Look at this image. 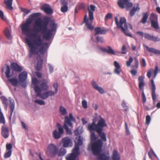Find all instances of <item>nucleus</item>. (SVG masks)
<instances>
[{
	"instance_id": "f257e3e1",
	"label": "nucleus",
	"mask_w": 160,
	"mask_h": 160,
	"mask_svg": "<svg viewBox=\"0 0 160 160\" xmlns=\"http://www.w3.org/2000/svg\"><path fill=\"white\" fill-rule=\"evenodd\" d=\"M41 15L39 12L33 13L30 15L29 18L26 22L22 24L21 27L23 33L31 38L34 39L32 42L30 38H26L25 41L30 48L29 57L31 58L33 54L37 55L38 53V47H40L39 51L41 54H44L46 49L48 48V43H43V41L41 36L38 35L36 32L31 33L32 29L31 28L30 25L32 22L33 18L37 17Z\"/></svg>"
},
{
	"instance_id": "f03ea898",
	"label": "nucleus",
	"mask_w": 160,
	"mask_h": 160,
	"mask_svg": "<svg viewBox=\"0 0 160 160\" xmlns=\"http://www.w3.org/2000/svg\"><path fill=\"white\" fill-rule=\"evenodd\" d=\"M57 28V24L55 20L50 17H47L42 21L40 18L39 20H35L33 30L35 32H40L43 34V38L48 41L53 36V32H56Z\"/></svg>"
},
{
	"instance_id": "7ed1b4c3",
	"label": "nucleus",
	"mask_w": 160,
	"mask_h": 160,
	"mask_svg": "<svg viewBox=\"0 0 160 160\" xmlns=\"http://www.w3.org/2000/svg\"><path fill=\"white\" fill-rule=\"evenodd\" d=\"M100 119L97 123V130L99 132V136L101 139H99L95 141L92 145V149L93 154L97 155L101 152L103 145L102 141L105 142L107 141L106 135L103 132V128L107 126L105 120L102 118L100 115L99 116Z\"/></svg>"
},
{
	"instance_id": "20e7f679",
	"label": "nucleus",
	"mask_w": 160,
	"mask_h": 160,
	"mask_svg": "<svg viewBox=\"0 0 160 160\" xmlns=\"http://www.w3.org/2000/svg\"><path fill=\"white\" fill-rule=\"evenodd\" d=\"M115 20L117 28L120 29L121 31L126 36L131 37H132L131 34L128 32V29H132V26L130 24L126 23V20L125 18H121L118 21V18L116 17Z\"/></svg>"
},
{
	"instance_id": "39448f33",
	"label": "nucleus",
	"mask_w": 160,
	"mask_h": 160,
	"mask_svg": "<svg viewBox=\"0 0 160 160\" xmlns=\"http://www.w3.org/2000/svg\"><path fill=\"white\" fill-rule=\"evenodd\" d=\"M64 119L65 120L63 128L65 130L68 134L71 135L72 134V131L68 128V126L72 128V123L71 122H74L75 121V119L71 113L69 114V117L67 116H65Z\"/></svg>"
},
{
	"instance_id": "423d86ee",
	"label": "nucleus",
	"mask_w": 160,
	"mask_h": 160,
	"mask_svg": "<svg viewBox=\"0 0 160 160\" xmlns=\"http://www.w3.org/2000/svg\"><path fill=\"white\" fill-rule=\"evenodd\" d=\"M58 148L53 144H50L48 146L47 150V154L50 157H54L57 153Z\"/></svg>"
},
{
	"instance_id": "0eeeda50",
	"label": "nucleus",
	"mask_w": 160,
	"mask_h": 160,
	"mask_svg": "<svg viewBox=\"0 0 160 160\" xmlns=\"http://www.w3.org/2000/svg\"><path fill=\"white\" fill-rule=\"evenodd\" d=\"M118 3L119 7L122 9L124 8H125V5L127 11L129 10L130 8L133 6L132 3L129 2L128 0H119Z\"/></svg>"
},
{
	"instance_id": "6e6552de",
	"label": "nucleus",
	"mask_w": 160,
	"mask_h": 160,
	"mask_svg": "<svg viewBox=\"0 0 160 160\" xmlns=\"http://www.w3.org/2000/svg\"><path fill=\"white\" fill-rule=\"evenodd\" d=\"M2 72H4L7 78H9L12 77L13 75V71L12 70V71L10 66L8 65H6L2 69Z\"/></svg>"
},
{
	"instance_id": "1a4fd4ad",
	"label": "nucleus",
	"mask_w": 160,
	"mask_h": 160,
	"mask_svg": "<svg viewBox=\"0 0 160 160\" xmlns=\"http://www.w3.org/2000/svg\"><path fill=\"white\" fill-rule=\"evenodd\" d=\"M151 96L152 98V99L153 101V103L155 104L156 100L157 98V95L155 91L156 90V87L155 84L154 83V81L153 79H152L151 80Z\"/></svg>"
},
{
	"instance_id": "9d476101",
	"label": "nucleus",
	"mask_w": 160,
	"mask_h": 160,
	"mask_svg": "<svg viewBox=\"0 0 160 160\" xmlns=\"http://www.w3.org/2000/svg\"><path fill=\"white\" fill-rule=\"evenodd\" d=\"M62 143H63V147L64 148L71 147L72 146V142L69 137H65L62 140Z\"/></svg>"
},
{
	"instance_id": "9b49d317",
	"label": "nucleus",
	"mask_w": 160,
	"mask_h": 160,
	"mask_svg": "<svg viewBox=\"0 0 160 160\" xmlns=\"http://www.w3.org/2000/svg\"><path fill=\"white\" fill-rule=\"evenodd\" d=\"M79 154L78 151L74 149L72 150V152L66 158V160H75L76 157Z\"/></svg>"
},
{
	"instance_id": "f8f14e48",
	"label": "nucleus",
	"mask_w": 160,
	"mask_h": 160,
	"mask_svg": "<svg viewBox=\"0 0 160 160\" xmlns=\"http://www.w3.org/2000/svg\"><path fill=\"white\" fill-rule=\"evenodd\" d=\"M75 142V146L73 149L78 151L79 146L81 145L82 144V138L80 136L76 137Z\"/></svg>"
},
{
	"instance_id": "ddd939ff",
	"label": "nucleus",
	"mask_w": 160,
	"mask_h": 160,
	"mask_svg": "<svg viewBox=\"0 0 160 160\" xmlns=\"http://www.w3.org/2000/svg\"><path fill=\"white\" fill-rule=\"evenodd\" d=\"M144 38L149 40L153 41L155 42L160 41V38L158 37H155L150 35L148 33H145L144 34Z\"/></svg>"
},
{
	"instance_id": "4468645a",
	"label": "nucleus",
	"mask_w": 160,
	"mask_h": 160,
	"mask_svg": "<svg viewBox=\"0 0 160 160\" xmlns=\"http://www.w3.org/2000/svg\"><path fill=\"white\" fill-rule=\"evenodd\" d=\"M1 134L5 139L8 138L9 136V130L8 128L3 125L1 128Z\"/></svg>"
},
{
	"instance_id": "2eb2a0df",
	"label": "nucleus",
	"mask_w": 160,
	"mask_h": 160,
	"mask_svg": "<svg viewBox=\"0 0 160 160\" xmlns=\"http://www.w3.org/2000/svg\"><path fill=\"white\" fill-rule=\"evenodd\" d=\"M55 94L54 92L52 91H48L41 93L40 96L38 97L43 99H44L48 98L49 96H53Z\"/></svg>"
},
{
	"instance_id": "dca6fc26",
	"label": "nucleus",
	"mask_w": 160,
	"mask_h": 160,
	"mask_svg": "<svg viewBox=\"0 0 160 160\" xmlns=\"http://www.w3.org/2000/svg\"><path fill=\"white\" fill-rule=\"evenodd\" d=\"M9 108L10 109V115L9 116V120H11L12 118V113L15 108V103L14 100L13 99L9 100Z\"/></svg>"
},
{
	"instance_id": "f3484780",
	"label": "nucleus",
	"mask_w": 160,
	"mask_h": 160,
	"mask_svg": "<svg viewBox=\"0 0 160 160\" xmlns=\"http://www.w3.org/2000/svg\"><path fill=\"white\" fill-rule=\"evenodd\" d=\"M92 20H91L89 19H87V16L86 15L84 17V22L85 23L86 26H87L88 28L89 29L92 30L93 29L94 27L92 25Z\"/></svg>"
},
{
	"instance_id": "a211bd4d",
	"label": "nucleus",
	"mask_w": 160,
	"mask_h": 160,
	"mask_svg": "<svg viewBox=\"0 0 160 160\" xmlns=\"http://www.w3.org/2000/svg\"><path fill=\"white\" fill-rule=\"evenodd\" d=\"M100 49L103 52H107L110 54H115L114 51L110 46H108L107 48H100Z\"/></svg>"
},
{
	"instance_id": "6ab92c4d",
	"label": "nucleus",
	"mask_w": 160,
	"mask_h": 160,
	"mask_svg": "<svg viewBox=\"0 0 160 160\" xmlns=\"http://www.w3.org/2000/svg\"><path fill=\"white\" fill-rule=\"evenodd\" d=\"M97 124L95 123V122L93 121L92 124H89L88 126V129L90 132H94L93 131H96L99 135V132L97 130Z\"/></svg>"
},
{
	"instance_id": "aec40b11",
	"label": "nucleus",
	"mask_w": 160,
	"mask_h": 160,
	"mask_svg": "<svg viewBox=\"0 0 160 160\" xmlns=\"http://www.w3.org/2000/svg\"><path fill=\"white\" fill-rule=\"evenodd\" d=\"M89 12V19L92 20L94 19L93 13V12L95 11V7L94 6L91 5L88 8Z\"/></svg>"
},
{
	"instance_id": "412c9836",
	"label": "nucleus",
	"mask_w": 160,
	"mask_h": 160,
	"mask_svg": "<svg viewBox=\"0 0 160 160\" xmlns=\"http://www.w3.org/2000/svg\"><path fill=\"white\" fill-rule=\"evenodd\" d=\"M42 8L47 14H50L53 13L52 9L47 4H45L42 5Z\"/></svg>"
},
{
	"instance_id": "4be33fe9",
	"label": "nucleus",
	"mask_w": 160,
	"mask_h": 160,
	"mask_svg": "<svg viewBox=\"0 0 160 160\" xmlns=\"http://www.w3.org/2000/svg\"><path fill=\"white\" fill-rule=\"evenodd\" d=\"M11 67L12 69L17 72H20L22 70V67L17 63L13 62L11 64Z\"/></svg>"
},
{
	"instance_id": "5701e85b",
	"label": "nucleus",
	"mask_w": 160,
	"mask_h": 160,
	"mask_svg": "<svg viewBox=\"0 0 160 160\" xmlns=\"http://www.w3.org/2000/svg\"><path fill=\"white\" fill-rule=\"evenodd\" d=\"M92 84L93 88L95 89L98 91L101 94H102L105 93L103 89L102 88L99 87L95 81H93L92 83Z\"/></svg>"
},
{
	"instance_id": "b1692460",
	"label": "nucleus",
	"mask_w": 160,
	"mask_h": 160,
	"mask_svg": "<svg viewBox=\"0 0 160 160\" xmlns=\"http://www.w3.org/2000/svg\"><path fill=\"white\" fill-rule=\"evenodd\" d=\"M27 78V73L25 71L22 72L18 76V78L20 82H25Z\"/></svg>"
},
{
	"instance_id": "393cba45",
	"label": "nucleus",
	"mask_w": 160,
	"mask_h": 160,
	"mask_svg": "<svg viewBox=\"0 0 160 160\" xmlns=\"http://www.w3.org/2000/svg\"><path fill=\"white\" fill-rule=\"evenodd\" d=\"M114 65L115 67V69L114 70V72L118 75H119L121 71L120 65L119 63L116 61L114 62Z\"/></svg>"
},
{
	"instance_id": "a878e982",
	"label": "nucleus",
	"mask_w": 160,
	"mask_h": 160,
	"mask_svg": "<svg viewBox=\"0 0 160 160\" xmlns=\"http://www.w3.org/2000/svg\"><path fill=\"white\" fill-rule=\"evenodd\" d=\"M99 152L98 155V160H111L109 156H107L105 153H100Z\"/></svg>"
},
{
	"instance_id": "bb28decb",
	"label": "nucleus",
	"mask_w": 160,
	"mask_h": 160,
	"mask_svg": "<svg viewBox=\"0 0 160 160\" xmlns=\"http://www.w3.org/2000/svg\"><path fill=\"white\" fill-rule=\"evenodd\" d=\"M94 30L96 32L95 35L99 34H105L108 31L107 30L104 29H102L100 27L96 28Z\"/></svg>"
},
{
	"instance_id": "cd10ccee",
	"label": "nucleus",
	"mask_w": 160,
	"mask_h": 160,
	"mask_svg": "<svg viewBox=\"0 0 160 160\" xmlns=\"http://www.w3.org/2000/svg\"><path fill=\"white\" fill-rule=\"evenodd\" d=\"M139 85L138 87L139 89L143 91V87L145 85V83L144 82V78L142 76H140L138 78Z\"/></svg>"
},
{
	"instance_id": "c85d7f7f",
	"label": "nucleus",
	"mask_w": 160,
	"mask_h": 160,
	"mask_svg": "<svg viewBox=\"0 0 160 160\" xmlns=\"http://www.w3.org/2000/svg\"><path fill=\"white\" fill-rule=\"evenodd\" d=\"M12 0H5L4 3L6 5V8L7 9L10 10L13 9V7L12 6Z\"/></svg>"
},
{
	"instance_id": "c756f323",
	"label": "nucleus",
	"mask_w": 160,
	"mask_h": 160,
	"mask_svg": "<svg viewBox=\"0 0 160 160\" xmlns=\"http://www.w3.org/2000/svg\"><path fill=\"white\" fill-rule=\"evenodd\" d=\"M145 47L148 52L160 55V51L159 50H156L152 48H149L147 46H145Z\"/></svg>"
},
{
	"instance_id": "7c9ffc66",
	"label": "nucleus",
	"mask_w": 160,
	"mask_h": 160,
	"mask_svg": "<svg viewBox=\"0 0 160 160\" xmlns=\"http://www.w3.org/2000/svg\"><path fill=\"white\" fill-rule=\"evenodd\" d=\"M113 160H120V156L118 152L116 150H114L113 152L112 156Z\"/></svg>"
},
{
	"instance_id": "2f4dec72",
	"label": "nucleus",
	"mask_w": 160,
	"mask_h": 160,
	"mask_svg": "<svg viewBox=\"0 0 160 160\" xmlns=\"http://www.w3.org/2000/svg\"><path fill=\"white\" fill-rule=\"evenodd\" d=\"M47 81L46 79L43 80V82L41 84L40 86L42 89L44 90H47L48 88V87L47 84Z\"/></svg>"
},
{
	"instance_id": "473e14b6",
	"label": "nucleus",
	"mask_w": 160,
	"mask_h": 160,
	"mask_svg": "<svg viewBox=\"0 0 160 160\" xmlns=\"http://www.w3.org/2000/svg\"><path fill=\"white\" fill-rule=\"evenodd\" d=\"M8 80L13 86L16 87L18 84V81L15 78H9Z\"/></svg>"
},
{
	"instance_id": "72a5a7b5",
	"label": "nucleus",
	"mask_w": 160,
	"mask_h": 160,
	"mask_svg": "<svg viewBox=\"0 0 160 160\" xmlns=\"http://www.w3.org/2000/svg\"><path fill=\"white\" fill-rule=\"evenodd\" d=\"M148 18V12H145L143 14V17L140 21V22L143 24H145Z\"/></svg>"
},
{
	"instance_id": "f704fd0d",
	"label": "nucleus",
	"mask_w": 160,
	"mask_h": 160,
	"mask_svg": "<svg viewBox=\"0 0 160 160\" xmlns=\"http://www.w3.org/2000/svg\"><path fill=\"white\" fill-rule=\"evenodd\" d=\"M151 26L156 29H159V27L158 22V21H152L150 22Z\"/></svg>"
},
{
	"instance_id": "c9c22d12",
	"label": "nucleus",
	"mask_w": 160,
	"mask_h": 160,
	"mask_svg": "<svg viewBox=\"0 0 160 160\" xmlns=\"http://www.w3.org/2000/svg\"><path fill=\"white\" fill-rule=\"evenodd\" d=\"M34 89L35 92L37 93L36 96L38 97L41 94L42 91L41 88L38 86H34Z\"/></svg>"
},
{
	"instance_id": "e433bc0d",
	"label": "nucleus",
	"mask_w": 160,
	"mask_h": 160,
	"mask_svg": "<svg viewBox=\"0 0 160 160\" xmlns=\"http://www.w3.org/2000/svg\"><path fill=\"white\" fill-rule=\"evenodd\" d=\"M3 32L5 36L8 39H11V34L8 28H6Z\"/></svg>"
},
{
	"instance_id": "4c0bfd02",
	"label": "nucleus",
	"mask_w": 160,
	"mask_h": 160,
	"mask_svg": "<svg viewBox=\"0 0 160 160\" xmlns=\"http://www.w3.org/2000/svg\"><path fill=\"white\" fill-rule=\"evenodd\" d=\"M43 62V60L42 59L38 61L36 66L37 70L39 71L42 68Z\"/></svg>"
},
{
	"instance_id": "58836bf2",
	"label": "nucleus",
	"mask_w": 160,
	"mask_h": 160,
	"mask_svg": "<svg viewBox=\"0 0 160 160\" xmlns=\"http://www.w3.org/2000/svg\"><path fill=\"white\" fill-rule=\"evenodd\" d=\"M150 22L155 21H157L158 20V16L154 13H152L150 17Z\"/></svg>"
},
{
	"instance_id": "ea45409f",
	"label": "nucleus",
	"mask_w": 160,
	"mask_h": 160,
	"mask_svg": "<svg viewBox=\"0 0 160 160\" xmlns=\"http://www.w3.org/2000/svg\"><path fill=\"white\" fill-rule=\"evenodd\" d=\"M140 8L139 7L138 5L135 8L134 7L130 11V14L131 17H132L135 14L136 12L137 11L139 10Z\"/></svg>"
},
{
	"instance_id": "a19ab883",
	"label": "nucleus",
	"mask_w": 160,
	"mask_h": 160,
	"mask_svg": "<svg viewBox=\"0 0 160 160\" xmlns=\"http://www.w3.org/2000/svg\"><path fill=\"white\" fill-rule=\"evenodd\" d=\"M59 112L60 114L62 115H65L67 114L66 109L62 106H60Z\"/></svg>"
},
{
	"instance_id": "79ce46f5",
	"label": "nucleus",
	"mask_w": 160,
	"mask_h": 160,
	"mask_svg": "<svg viewBox=\"0 0 160 160\" xmlns=\"http://www.w3.org/2000/svg\"><path fill=\"white\" fill-rule=\"evenodd\" d=\"M53 135L54 138L56 139L59 138L61 136V134L57 130H55L53 131Z\"/></svg>"
},
{
	"instance_id": "37998d69",
	"label": "nucleus",
	"mask_w": 160,
	"mask_h": 160,
	"mask_svg": "<svg viewBox=\"0 0 160 160\" xmlns=\"http://www.w3.org/2000/svg\"><path fill=\"white\" fill-rule=\"evenodd\" d=\"M66 152L67 151L64 148H61L58 152V155L59 156H63Z\"/></svg>"
},
{
	"instance_id": "c03bdc74",
	"label": "nucleus",
	"mask_w": 160,
	"mask_h": 160,
	"mask_svg": "<svg viewBox=\"0 0 160 160\" xmlns=\"http://www.w3.org/2000/svg\"><path fill=\"white\" fill-rule=\"evenodd\" d=\"M90 132V138L91 140L92 141H95L97 139V137L96 136L94 132Z\"/></svg>"
},
{
	"instance_id": "a18cd8bd",
	"label": "nucleus",
	"mask_w": 160,
	"mask_h": 160,
	"mask_svg": "<svg viewBox=\"0 0 160 160\" xmlns=\"http://www.w3.org/2000/svg\"><path fill=\"white\" fill-rule=\"evenodd\" d=\"M138 62L137 58L135 59V62H134V65L132 66L131 67L134 69H137L138 67Z\"/></svg>"
},
{
	"instance_id": "49530a36",
	"label": "nucleus",
	"mask_w": 160,
	"mask_h": 160,
	"mask_svg": "<svg viewBox=\"0 0 160 160\" xmlns=\"http://www.w3.org/2000/svg\"><path fill=\"white\" fill-rule=\"evenodd\" d=\"M2 123L4 124L5 121L4 116L1 112H0V123Z\"/></svg>"
},
{
	"instance_id": "de8ad7c7",
	"label": "nucleus",
	"mask_w": 160,
	"mask_h": 160,
	"mask_svg": "<svg viewBox=\"0 0 160 160\" xmlns=\"http://www.w3.org/2000/svg\"><path fill=\"white\" fill-rule=\"evenodd\" d=\"M1 98L2 103L7 106L8 104V99L5 96H2L1 97Z\"/></svg>"
},
{
	"instance_id": "09e8293b",
	"label": "nucleus",
	"mask_w": 160,
	"mask_h": 160,
	"mask_svg": "<svg viewBox=\"0 0 160 160\" xmlns=\"http://www.w3.org/2000/svg\"><path fill=\"white\" fill-rule=\"evenodd\" d=\"M40 82L36 78H33L32 79V83L35 86H38Z\"/></svg>"
},
{
	"instance_id": "8fccbe9b",
	"label": "nucleus",
	"mask_w": 160,
	"mask_h": 160,
	"mask_svg": "<svg viewBox=\"0 0 160 160\" xmlns=\"http://www.w3.org/2000/svg\"><path fill=\"white\" fill-rule=\"evenodd\" d=\"M57 124L58 128V132L61 134H62L64 132L63 128H62L61 125L59 123H57Z\"/></svg>"
},
{
	"instance_id": "3c124183",
	"label": "nucleus",
	"mask_w": 160,
	"mask_h": 160,
	"mask_svg": "<svg viewBox=\"0 0 160 160\" xmlns=\"http://www.w3.org/2000/svg\"><path fill=\"white\" fill-rule=\"evenodd\" d=\"M12 154V151H7L4 155V158H9Z\"/></svg>"
},
{
	"instance_id": "603ef678",
	"label": "nucleus",
	"mask_w": 160,
	"mask_h": 160,
	"mask_svg": "<svg viewBox=\"0 0 160 160\" xmlns=\"http://www.w3.org/2000/svg\"><path fill=\"white\" fill-rule=\"evenodd\" d=\"M112 18V14L111 13H108L106 15L105 18V22L109 19H111Z\"/></svg>"
},
{
	"instance_id": "864d4df0",
	"label": "nucleus",
	"mask_w": 160,
	"mask_h": 160,
	"mask_svg": "<svg viewBox=\"0 0 160 160\" xmlns=\"http://www.w3.org/2000/svg\"><path fill=\"white\" fill-rule=\"evenodd\" d=\"M160 70L159 69L158 67L157 66H156L155 68V69L153 71L154 72V78H155L156 77L157 74L158 72H160Z\"/></svg>"
},
{
	"instance_id": "5fc2aeb1",
	"label": "nucleus",
	"mask_w": 160,
	"mask_h": 160,
	"mask_svg": "<svg viewBox=\"0 0 160 160\" xmlns=\"http://www.w3.org/2000/svg\"><path fill=\"white\" fill-rule=\"evenodd\" d=\"M68 7L67 6H62L61 8V11L63 13L67 12L68 10Z\"/></svg>"
},
{
	"instance_id": "6e6d98bb",
	"label": "nucleus",
	"mask_w": 160,
	"mask_h": 160,
	"mask_svg": "<svg viewBox=\"0 0 160 160\" xmlns=\"http://www.w3.org/2000/svg\"><path fill=\"white\" fill-rule=\"evenodd\" d=\"M34 102L40 105H44L45 104L44 102L42 100H35Z\"/></svg>"
},
{
	"instance_id": "4d7b16f0",
	"label": "nucleus",
	"mask_w": 160,
	"mask_h": 160,
	"mask_svg": "<svg viewBox=\"0 0 160 160\" xmlns=\"http://www.w3.org/2000/svg\"><path fill=\"white\" fill-rule=\"evenodd\" d=\"M12 144L11 143L7 144L6 145V151H12Z\"/></svg>"
},
{
	"instance_id": "13d9d810",
	"label": "nucleus",
	"mask_w": 160,
	"mask_h": 160,
	"mask_svg": "<svg viewBox=\"0 0 160 160\" xmlns=\"http://www.w3.org/2000/svg\"><path fill=\"white\" fill-rule=\"evenodd\" d=\"M151 120L150 116L149 115H147L146 117V124L148 125L150 123Z\"/></svg>"
},
{
	"instance_id": "bf43d9fd",
	"label": "nucleus",
	"mask_w": 160,
	"mask_h": 160,
	"mask_svg": "<svg viewBox=\"0 0 160 160\" xmlns=\"http://www.w3.org/2000/svg\"><path fill=\"white\" fill-rule=\"evenodd\" d=\"M96 40L98 42H100L101 43H104V40L102 37L97 36L96 38Z\"/></svg>"
},
{
	"instance_id": "052dcab7",
	"label": "nucleus",
	"mask_w": 160,
	"mask_h": 160,
	"mask_svg": "<svg viewBox=\"0 0 160 160\" xmlns=\"http://www.w3.org/2000/svg\"><path fill=\"white\" fill-rule=\"evenodd\" d=\"M60 3L62 6H67L68 2L67 0H61Z\"/></svg>"
},
{
	"instance_id": "680f3d73",
	"label": "nucleus",
	"mask_w": 160,
	"mask_h": 160,
	"mask_svg": "<svg viewBox=\"0 0 160 160\" xmlns=\"http://www.w3.org/2000/svg\"><path fill=\"white\" fill-rule=\"evenodd\" d=\"M153 72V69H150L148 70L147 75L149 78H151L152 73Z\"/></svg>"
},
{
	"instance_id": "e2e57ef3",
	"label": "nucleus",
	"mask_w": 160,
	"mask_h": 160,
	"mask_svg": "<svg viewBox=\"0 0 160 160\" xmlns=\"http://www.w3.org/2000/svg\"><path fill=\"white\" fill-rule=\"evenodd\" d=\"M133 59L132 57H130L129 58V60L127 61L126 64L128 67L130 66L131 63L133 61Z\"/></svg>"
},
{
	"instance_id": "0e129e2a",
	"label": "nucleus",
	"mask_w": 160,
	"mask_h": 160,
	"mask_svg": "<svg viewBox=\"0 0 160 160\" xmlns=\"http://www.w3.org/2000/svg\"><path fill=\"white\" fill-rule=\"evenodd\" d=\"M126 132L127 135H129L130 134V132L129 128L128 126V125L126 122H125Z\"/></svg>"
},
{
	"instance_id": "69168bd1",
	"label": "nucleus",
	"mask_w": 160,
	"mask_h": 160,
	"mask_svg": "<svg viewBox=\"0 0 160 160\" xmlns=\"http://www.w3.org/2000/svg\"><path fill=\"white\" fill-rule=\"evenodd\" d=\"M82 106L84 108H88L87 102L85 100H83L82 102Z\"/></svg>"
},
{
	"instance_id": "338daca9",
	"label": "nucleus",
	"mask_w": 160,
	"mask_h": 160,
	"mask_svg": "<svg viewBox=\"0 0 160 160\" xmlns=\"http://www.w3.org/2000/svg\"><path fill=\"white\" fill-rule=\"evenodd\" d=\"M53 87L55 88V92H54L55 94H57V92H58V84L57 83H54L53 85Z\"/></svg>"
},
{
	"instance_id": "774afa93",
	"label": "nucleus",
	"mask_w": 160,
	"mask_h": 160,
	"mask_svg": "<svg viewBox=\"0 0 160 160\" xmlns=\"http://www.w3.org/2000/svg\"><path fill=\"white\" fill-rule=\"evenodd\" d=\"M142 102L143 103H145L146 101V98L144 93L143 91H142Z\"/></svg>"
}]
</instances>
